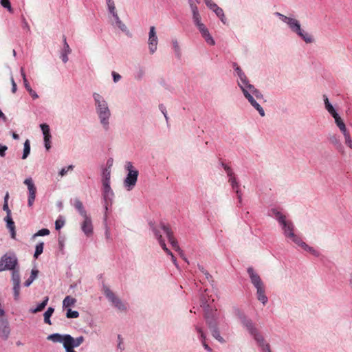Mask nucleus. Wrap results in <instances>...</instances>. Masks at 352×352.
Wrapping results in <instances>:
<instances>
[{"label":"nucleus","instance_id":"nucleus-1","mask_svg":"<svg viewBox=\"0 0 352 352\" xmlns=\"http://www.w3.org/2000/svg\"><path fill=\"white\" fill-rule=\"evenodd\" d=\"M94 101L96 113L103 129L107 131L109 129L111 110L104 97L98 93L94 92L92 95Z\"/></svg>","mask_w":352,"mask_h":352},{"label":"nucleus","instance_id":"nucleus-2","mask_svg":"<svg viewBox=\"0 0 352 352\" xmlns=\"http://www.w3.org/2000/svg\"><path fill=\"white\" fill-rule=\"evenodd\" d=\"M274 15L279 17L283 23L287 25L292 32L296 33L306 43H312L314 42L313 36L301 28V25L298 20L294 17L287 16L278 12H275Z\"/></svg>","mask_w":352,"mask_h":352},{"label":"nucleus","instance_id":"nucleus-3","mask_svg":"<svg viewBox=\"0 0 352 352\" xmlns=\"http://www.w3.org/2000/svg\"><path fill=\"white\" fill-rule=\"evenodd\" d=\"M74 206L83 219L80 224L82 231L87 236L89 237L92 235L94 230L91 216L87 213L80 199H74Z\"/></svg>","mask_w":352,"mask_h":352},{"label":"nucleus","instance_id":"nucleus-4","mask_svg":"<svg viewBox=\"0 0 352 352\" xmlns=\"http://www.w3.org/2000/svg\"><path fill=\"white\" fill-rule=\"evenodd\" d=\"M237 317L240 320V322L243 326L247 329V331L254 338L256 342L260 346H263L265 345L264 338L261 334L259 333L252 320L248 318L243 313L239 311L237 312Z\"/></svg>","mask_w":352,"mask_h":352},{"label":"nucleus","instance_id":"nucleus-5","mask_svg":"<svg viewBox=\"0 0 352 352\" xmlns=\"http://www.w3.org/2000/svg\"><path fill=\"white\" fill-rule=\"evenodd\" d=\"M272 212L275 215L277 221L282 226L285 236L290 238L295 243L299 242L300 238L294 234V226L292 222L287 221L285 216L283 215L280 212L276 210H272Z\"/></svg>","mask_w":352,"mask_h":352},{"label":"nucleus","instance_id":"nucleus-6","mask_svg":"<svg viewBox=\"0 0 352 352\" xmlns=\"http://www.w3.org/2000/svg\"><path fill=\"white\" fill-rule=\"evenodd\" d=\"M125 169L128 173L123 182V185L125 189L130 191L134 188L136 185L138 177V171L133 166L132 163L127 162L124 166Z\"/></svg>","mask_w":352,"mask_h":352},{"label":"nucleus","instance_id":"nucleus-7","mask_svg":"<svg viewBox=\"0 0 352 352\" xmlns=\"http://www.w3.org/2000/svg\"><path fill=\"white\" fill-rule=\"evenodd\" d=\"M18 265V259L14 253L5 254L0 258V272L14 270Z\"/></svg>","mask_w":352,"mask_h":352},{"label":"nucleus","instance_id":"nucleus-8","mask_svg":"<svg viewBox=\"0 0 352 352\" xmlns=\"http://www.w3.org/2000/svg\"><path fill=\"white\" fill-rule=\"evenodd\" d=\"M238 76L239 78L238 85L241 89L243 93H244V90L247 91H250L253 95L255 96V98L257 100L263 99V95L261 93V91L256 89L254 85L248 82V80L245 74H241V75Z\"/></svg>","mask_w":352,"mask_h":352},{"label":"nucleus","instance_id":"nucleus-9","mask_svg":"<svg viewBox=\"0 0 352 352\" xmlns=\"http://www.w3.org/2000/svg\"><path fill=\"white\" fill-rule=\"evenodd\" d=\"M103 292L107 298L115 307L120 311L126 310V306L107 286H104Z\"/></svg>","mask_w":352,"mask_h":352},{"label":"nucleus","instance_id":"nucleus-10","mask_svg":"<svg viewBox=\"0 0 352 352\" xmlns=\"http://www.w3.org/2000/svg\"><path fill=\"white\" fill-rule=\"evenodd\" d=\"M160 228L163 230L164 233L166 234V237L170 244L172 245L173 248L177 252H179L181 257L187 263H188V261L187 258L184 256L182 250L180 249L177 240L174 238L173 234L172 231L170 230L169 228H168L166 225L164 223H160Z\"/></svg>","mask_w":352,"mask_h":352},{"label":"nucleus","instance_id":"nucleus-11","mask_svg":"<svg viewBox=\"0 0 352 352\" xmlns=\"http://www.w3.org/2000/svg\"><path fill=\"white\" fill-rule=\"evenodd\" d=\"M205 318L206 320V322L208 325L209 329L211 331L212 336L217 340L219 342L223 343L225 342L224 339L220 336V333L217 327V323L216 320L213 318V316H210L208 315V314H205Z\"/></svg>","mask_w":352,"mask_h":352},{"label":"nucleus","instance_id":"nucleus-12","mask_svg":"<svg viewBox=\"0 0 352 352\" xmlns=\"http://www.w3.org/2000/svg\"><path fill=\"white\" fill-rule=\"evenodd\" d=\"M158 37L155 26H151L148 32V47L150 54H153L157 50Z\"/></svg>","mask_w":352,"mask_h":352},{"label":"nucleus","instance_id":"nucleus-13","mask_svg":"<svg viewBox=\"0 0 352 352\" xmlns=\"http://www.w3.org/2000/svg\"><path fill=\"white\" fill-rule=\"evenodd\" d=\"M24 184H25L28 187V205L29 207L32 206L35 198H36V188L34 184V182L32 177L26 178L24 182Z\"/></svg>","mask_w":352,"mask_h":352},{"label":"nucleus","instance_id":"nucleus-14","mask_svg":"<svg viewBox=\"0 0 352 352\" xmlns=\"http://www.w3.org/2000/svg\"><path fill=\"white\" fill-rule=\"evenodd\" d=\"M12 281L13 283L14 298L17 300L20 294L21 276L19 270H12Z\"/></svg>","mask_w":352,"mask_h":352},{"label":"nucleus","instance_id":"nucleus-15","mask_svg":"<svg viewBox=\"0 0 352 352\" xmlns=\"http://www.w3.org/2000/svg\"><path fill=\"white\" fill-rule=\"evenodd\" d=\"M111 24L115 28H118L120 31L124 32L126 35L130 36L131 33L127 28L126 25L121 21L118 14L109 16Z\"/></svg>","mask_w":352,"mask_h":352},{"label":"nucleus","instance_id":"nucleus-16","mask_svg":"<svg viewBox=\"0 0 352 352\" xmlns=\"http://www.w3.org/2000/svg\"><path fill=\"white\" fill-rule=\"evenodd\" d=\"M84 340L85 338L83 336H79L74 338L71 335L68 334L66 352H76L74 350V348L79 346Z\"/></svg>","mask_w":352,"mask_h":352},{"label":"nucleus","instance_id":"nucleus-17","mask_svg":"<svg viewBox=\"0 0 352 352\" xmlns=\"http://www.w3.org/2000/svg\"><path fill=\"white\" fill-rule=\"evenodd\" d=\"M245 98L248 100V102L251 104V105L258 111L259 115L261 117H264L265 113L263 107L256 101L253 95L250 91L244 90V93H243Z\"/></svg>","mask_w":352,"mask_h":352},{"label":"nucleus","instance_id":"nucleus-18","mask_svg":"<svg viewBox=\"0 0 352 352\" xmlns=\"http://www.w3.org/2000/svg\"><path fill=\"white\" fill-rule=\"evenodd\" d=\"M68 334H60L58 333H52L47 337L48 340L54 343H62L65 350L66 351L67 344Z\"/></svg>","mask_w":352,"mask_h":352},{"label":"nucleus","instance_id":"nucleus-19","mask_svg":"<svg viewBox=\"0 0 352 352\" xmlns=\"http://www.w3.org/2000/svg\"><path fill=\"white\" fill-rule=\"evenodd\" d=\"M10 334L9 322L6 318H0V336L6 340Z\"/></svg>","mask_w":352,"mask_h":352},{"label":"nucleus","instance_id":"nucleus-20","mask_svg":"<svg viewBox=\"0 0 352 352\" xmlns=\"http://www.w3.org/2000/svg\"><path fill=\"white\" fill-rule=\"evenodd\" d=\"M151 228L155 234V236L157 239L160 246L162 249L168 254H171V252L167 248L164 241L162 239V236L160 232V228L159 227L154 226L153 224H151Z\"/></svg>","mask_w":352,"mask_h":352},{"label":"nucleus","instance_id":"nucleus-21","mask_svg":"<svg viewBox=\"0 0 352 352\" xmlns=\"http://www.w3.org/2000/svg\"><path fill=\"white\" fill-rule=\"evenodd\" d=\"M247 272L249 274L251 283L255 288L264 286L260 276L254 272L252 267H248Z\"/></svg>","mask_w":352,"mask_h":352},{"label":"nucleus","instance_id":"nucleus-22","mask_svg":"<svg viewBox=\"0 0 352 352\" xmlns=\"http://www.w3.org/2000/svg\"><path fill=\"white\" fill-rule=\"evenodd\" d=\"M6 223V228L9 230L11 238L16 239L15 224L12 217H5L3 219Z\"/></svg>","mask_w":352,"mask_h":352},{"label":"nucleus","instance_id":"nucleus-23","mask_svg":"<svg viewBox=\"0 0 352 352\" xmlns=\"http://www.w3.org/2000/svg\"><path fill=\"white\" fill-rule=\"evenodd\" d=\"M71 52L72 50L67 42L66 37L63 36V47L61 52L60 58L64 63H66L68 61V54H69Z\"/></svg>","mask_w":352,"mask_h":352},{"label":"nucleus","instance_id":"nucleus-24","mask_svg":"<svg viewBox=\"0 0 352 352\" xmlns=\"http://www.w3.org/2000/svg\"><path fill=\"white\" fill-rule=\"evenodd\" d=\"M103 186V198L105 201V209L107 210V204L109 201H111L113 197V192L110 185Z\"/></svg>","mask_w":352,"mask_h":352},{"label":"nucleus","instance_id":"nucleus-25","mask_svg":"<svg viewBox=\"0 0 352 352\" xmlns=\"http://www.w3.org/2000/svg\"><path fill=\"white\" fill-rule=\"evenodd\" d=\"M328 140L329 142L333 144L338 151L341 153L344 152V147L339 138L336 135L329 134L328 136Z\"/></svg>","mask_w":352,"mask_h":352},{"label":"nucleus","instance_id":"nucleus-26","mask_svg":"<svg viewBox=\"0 0 352 352\" xmlns=\"http://www.w3.org/2000/svg\"><path fill=\"white\" fill-rule=\"evenodd\" d=\"M145 67L141 65H138L135 67L133 73L134 78L138 81L142 80L145 75Z\"/></svg>","mask_w":352,"mask_h":352},{"label":"nucleus","instance_id":"nucleus-27","mask_svg":"<svg viewBox=\"0 0 352 352\" xmlns=\"http://www.w3.org/2000/svg\"><path fill=\"white\" fill-rule=\"evenodd\" d=\"M256 289L258 300L261 302L263 305H265L267 302L268 299L265 294L264 286Z\"/></svg>","mask_w":352,"mask_h":352},{"label":"nucleus","instance_id":"nucleus-28","mask_svg":"<svg viewBox=\"0 0 352 352\" xmlns=\"http://www.w3.org/2000/svg\"><path fill=\"white\" fill-rule=\"evenodd\" d=\"M298 245L300 246L302 249H304L305 251H307L312 254L313 255L316 256H319L320 253L314 250L312 247L309 246L307 244H306L305 242H303L301 239H299V242L296 243Z\"/></svg>","mask_w":352,"mask_h":352},{"label":"nucleus","instance_id":"nucleus-29","mask_svg":"<svg viewBox=\"0 0 352 352\" xmlns=\"http://www.w3.org/2000/svg\"><path fill=\"white\" fill-rule=\"evenodd\" d=\"M111 170L109 168H104L102 173V186L110 185Z\"/></svg>","mask_w":352,"mask_h":352},{"label":"nucleus","instance_id":"nucleus-30","mask_svg":"<svg viewBox=\"0 0 352 352\" xmlns=\"http://www.w3.org/2000/svg\"><path fill=\"white\" fill-rule=\"evenodd\" d=\"M333 118H334L335 120V123L336 124V125L338 126V127L340 129V130L341 131V132L342 133H345L346 132H347V130H346V125L344 123L343 120H342V118H340V116L338 115V113L334 115L333 116Z\"/></svg>","mask_w":352,"mask_h":352},{"label":"nucleus","instance_id":"nucleus-31","mask_svg":"<svg viewBox=\"0 0 352 352\" xmlns=\"http://www.w3.org/2000/svg\"><path fill=\"white\" fill-rule=\"evenodd\" d=\"M48 300L49 298L47 296L45 297L44 300L41 303H39L36 307L30 308L29 311L32 314H36L41 311L47 305Z\"/></svg>","mask_w":352,"mask_h":352},{"label":"nucleus","instance_id":"nucleus-32","mask_svg":"<svg viewBox=\"0 0 352 352\" xmlns=\"http://www.w3.org/2000/svg\"><path fill=\"white\" fill-rule=\"evenodd\" d=\"M171 43L173 45V48L174 50L175 55L176 58H180L182 56V50L179 46V42L176 38H173L171 40Z\"/></svg>","mask_w":352,"mask_h":352},{"label":"nucleus","instance_id":"nucleus-33","mask_svg":"<svg viewBox=\"0 0 352 352\" xmlns=\"http://www.w3.org/2000/svg\"><path fill=\"white\" fill-rule=\"evenodd\" d=\"M38 274V270L36 269H32L31 271L30 276L25 281L24 286L29 287L33 283V281L37 278Z\"/></svg>","mask_w":352,"mask_h":352},{"label":"nucleus","instance_id":"nucleus-34","mask_svg":"<svg viewBox=\"0 0 352 352\" xmlns=\"http://www.w3.org/2000/svg\"><path fill=\"white\" fill-rule=\"evenodd\" d=\"M323 98H324V106H325V109H327V111L332 116H333L334 115L337 114L338 113L336 112V111L335 110L334 107H333V105L330 103V102L329 101V99L326 96H323Z\"/></svg>","mask_w":352,"mask_h":352},{"label":"nucleus","instance_id":"nucleus-35","mask_svg":"<svg viewBox=\"0 0 352 352\" xmlns=\"http://www.w3.org/2000/svg\"><path fill=\"white\" fill-rule=\"evenodd\" d=\"M109 16L118 14L113 0H106Z\"/></svg>","mask_w":352,"mask_h":352},{"label":"nucleus","instance_id":"nucleus-36","mask_svg":"<svg viewBox=\"0 0 352 352\" xmlns=\"http://www.w3.org/2000/svg\"><path fill=\"white\" fill-rule=\"evenodd\" d=\"M229 182H230L233 189L236 191V193L237 194L238 199L239 201L241 199V194L239 190V184L236 182V179L234 177H232V175L230 176Z\"/></svg>","mask_w":352,"mask_h":352},{"label":"nucleus","instance_id":"nucleus-37","mask_svg":"<svg viewBox=\"0 0 352 352\" xmlns=\"http://www.w3.org/2000/svg\"><path fill=\"white\" fill-rule=\"evenodd\" d=\"M54 311V309L53 307H48L47 311L44 313L43 314V316H44V322L46 323V324H51V320H50V317L52 316V315L53 314Z\"/></svg>","mask_w":352,"mask_h":352},{"label":"nucleus","instance_id":"nucleus-38","mask_svg":"<svg viewBox=\"0 0 352 352\" xmlns=\"http://www.w3.org/2000/svg\"><path fill=\"white\" fill-rule=\"evenodd\" d=\"M76 302V300L70 296H66L63 301V306L64 307H69L74 305Z\"/></svg>","mask_w":352,"mask_h":352},{"label":"nucleus","instance_id":"nucleus-39","mask_svg":"<svg viewBox=\"0 0 352 352\" xmlns=\"http://www.w3.org/2000/svg\"><path fill=\"white\" fill-rule=\"evenodd\" d=\"M30 153V143L29 140H26L24 142V148H23V153L22 156V159L25 160L28 157Z\"/></svg>","mask_w":352,"mask_h":352},{"label":"nucleus","instance_id":"nucleus-40","mask_svg":"<svg viewBox=\"0 0 352 352\" xmlns=\"http://www.w3.org/2000/svg\"><path fill=\"white\" fill-rule=\"evenodd\" d=\"M40 127L42 130L43 134V138H52L50 134V129L48 124L44 123L41 124L40 125Z\"/></svg>","mask_w":352,"mask_h":352},{"label":"nucleus","instance_id":"nucleus-41","mask_svg":"<svg viewBox=\"0 0 352 352\" xmlns=\"http://www.w3.org/2000/svg\"><path fill=\"white\" fill-rule=\"evenodd\" d=\"M43 247L44 243L43 242H41L38 244H36L35 248V252L34 254V257L35 258H37L43 252Z\"/></svg>","mask_w":352,"mask_h":352},{"label":"nucleus","instance_id":"nucleus-42","mask_svg":"<svg viewBox=\"0 0 352 352\" xmlns=\"http://www.w3.org/2000/svg\"><path fill=\"white\" fill-rule=\"evenodd\" d=\"M214 13L220 19V20L221 21V22L223 23H224V24L226 23V18L225 16V14H224V12H223V10H222V8L219 7L217 10H214Z\"/></svg>","mask_w":352,"mask_h":352},{"label":"nucleus","instance_id":"nucleus-43","mask_svg":"<svg viewBox=\"0 0 352 352\" xmlns=\"http://www.w3.org/2000/svg\"><path fill=\"white\" fill-rule=\"evenodd\" d=\"M201 306L205 309L206 314L210 316L208 313L209 304L207 302L205 295H202L201 297Z\"/></svg>","mask_w":352,"mask_h":352},{"label":"nucleus","instance_id":"nucleus-44","mask_svg":"<svg viewBox=\"0 0 352 352\" xmlns=\"http://www.w3.org/2000/svg\"><path fill=\"white\" fill-rule=\"evenodd\" d=\"M0 3L4 8H6L9 12H13V9L9 0H1Z\"/></svg>","mask_w":352,"mask_h":352},{"label":"nucleus","instance_id":"nucleus-45","mask_svg":"<svg viewBox=\"0 0 352 352\" xmlns=\"http://www.w3.org/2000/svg\"><path fill=\"white\" fill-rule=\"evenodd\" d=\"M66 316L67 318H77L79 316V313L77 311H73L71 309H68Z\"/></svg>","mask_w":352,"mask_h":352},{"label":"nucleus","instance_id":"nucleus-46","mask_svg":"<svg viewBox=\"0 0 352 352\" xmlns=\"http://www.w3.org/2000/svg\"><path fill=\"white\" fill-rule=\"evenodd\" d=\"M203 38L205 39L206 42L208 44H209L210 45H215V41L213 39V38L211 36V34H210V32L206 34V35L203 36Z\"/></svg>","mask_w":352,"mask_h":352},{"label":"nucleus","instance_id":"nucleus-47","mask_svg":"<svg viewBox=\"0 0 352 352\" xmlns=\"http://www.w3.org/2000/svg\"><path fill=\"white\" fill-rule=\"evenodd\" d=\"M343 135L344 137L346 145L352 149V140L351 139L349 133L347 131L345 133H343Z\"/></svg>","mask_w":352,"mask_h":352},{"label":"nucleus","instance_id":"nucleus-48","mask_svg":"<svg viewBox=\"0 0 352 352\" xmlns=\"http://www.w3.org/2000/svg\"><path fill=\"white\" fill-rule=\"evenodd\" d=\"M198 30H199L201 36H204L206 34L209 33V31L208 28L206 27V25L202 23L197 26Z\"/></svg>","mask_w":352,"mask_h":352},{"label":"nucleus","instance_id":"nucleus-49","mask_svg":"<svg viewBox=\"0 0 352 352\" xmlns=\"http://www.w3.org/2000/svg\"><path fill=\"white\" fill-rule=\"evenodd\" d=\"M198 30H199L201 36H204L206 34L209 33V31L208 28L206 27V25L202 23L197 26Z\"/></svg>","mask_w":352,"mask_h":352},{"label":"nucleus","instance_id":"nucleus-50","mask_svg":"<svg viewBox=\"0 0 352 352\" xmlns=\"http://www.w3.org/2000/svg\"><path fill=\"white\" fill-rule=\"evenodd\" d=\"M192 21H193L194 24L196 26H197L198 25L202 23L201 21L200 14L198 13V14H192Z\"/></svg>","mask_w":352,"mask_h":352},{"label":"nucleus","instance_id":"nucleus-51","mask_svg":"<svg viewBox=\"0 0 352 352\" xmlns=\"http://www.w3.org/2000/svg\"><path fill=\"white\" fill-rule=\"evenodd\" d=\"M65 220L64 219H58L55 222V228L56 230H60L61 228H63L65 225Z\"/></svg>","mask_w":352,"mask_h":352},{"label":"nucleus","instance_id":"nucleus-52","mask_svg":"<svg viewBox=\"0 0 352 352\" xmlns=\"http://www.w3.org/2000/svg\"><path fill=\"white\" fill-rule=\"evenodd\" d=\"M50 234V230L47 228H43L38 230L35 234L34 236H46Z\"/></svg>","mask_w":352,"mask_h":352},{"label":"nucleus","instance_id":"nucleus-53","mask_svg":"<svg viewBox=\"0 0 352 352\" xmlns=\"http://www.w3.org/2000/svg\"><path fill=\"white\" fill-rule=\"evenodd\" d=\"M73 168H74V166H72V165H69L67 167L63 168L59 172V175H60L61 177L65 176L67 174V173L68 172V170H72Z\"/></svg>","mask_w":352,"mask_h":352},{"label":"nucleus","instance_id":"nucleus-54","mask_svg":"<svg viewBox=\"0 0 352 352\" xmlns=\"http://www.w3.org/2000/svg\"><path fill=\"white\" fill-rule=\"evenodd\" d=\"M3 210L6 212V217H12V212L9 208L8 204H3Z\"/></svg>","mask_w":352,"mask_h":352},{"label":"nucleus","instance_id":"nucleus-55","mask_svg":"<svg viewBox=\"0 0 352 352\" xmlns=\"http://www.w3.org/2000/svg\"><path fill=\"white\" fill-rule=\"evenodd\" d=\"M43 139H44L45 147L48 151L51 148V142H50L51 138H44Z\"/></svg>","mask_w":352,"mask_h":352},{"label":"nucleus","instance_id":"nucleus-56","mask_svg":"<svg viewBox=\"0 0 352 352\" xmlns=\"http://www.w3.org/2000/svg\"><path fill=\"white\" fill-rule=\"evenodd\" d=\"M8 147L5 145L0 144V156L4 157L6 155V151H7Z\"/></svg>","mask_w":352,"mask_h":352},{"label":"nucleus","instance_id":"nucleus-57","mask_svg":"<svg viewBox=\"0 0 352 352\" xmlns=\"http://www.w3.org/2000/svg\"><path fill=\"white\" fill-rule=\"evenodd\" d=\"M10 81L12 84V92L15 93L16 91L17 87L12 76H11Z\"/></svg>","mask_w":352,"mask_h":352},{"label":"nucleus","instance_id":"nucleus-58","mask_svg":"<svg viewBox=\"0 0 352 352\" xmlns=\"http://www.w3.org/2000/svg\"><path fill=\"white\" fill-rule=\"evenodd\" d=\"M112 76H113V81L115 82H118L121 79V76L115 72H112Z\"/></svg>","mask_w":352,"mask_h":352},{"label":"nucleus","instance_id":"nucleus-59","mask_svg":"<svg viewBox=\"0 0 352 352\" xmlns=\"http://www.w3.org/2000/svg\"><path fill=\"white\" fill-rule=\"evenodd\" d=\"M28 91L33 99H36L38 98V94L32 88L29 89Z\"/></svg>","mask_w":352,"mask_h":352},{"label":"nucleus","instance_id":"nucleus-60","mask_svg":"<svg viewBox=\"0 0 352 352\" xmlns=\"http://www.w3.org/2000/svg\"><path fill=\"white\" fill-rule=\"evenodd\" d=\"M190 10L192 11V14H195L199 13V10H198V8H197V6L195 4L191 5V6H190Z\"/></svg>","mask_w":352,"mask_h":352},{"label":"nucleus","instance_id":"nucleus-61","mask_svg":"<svg viewBox=\"0 0 352 352\" xmlns=\"http://www.w3.org/2000/svg\"><path fill=\"white\" fill-rule=\"evenodd\" d=\"M202 344L205 349L209 352H212V349L206 344V341H202Z\"/></svg>","mask_w":352,"mask_h":352},{"label":"nucleus","instance_id":"nucleus-62","mask_svg":"<svg viewBox=\"0 0 352 352\" xmlns=\"http://www.w3.org/2000/svg\"><path fill=\"white\" fill-rule=\"evenodd\" d=\"M23 83H24V86L27 91H28L29 89H31V87H30L27 78H25V80H23Z\"/></svg>","mask_w":352,"mask_h":352},{"label":"nucleus","instance_id":"nucleus-63","mask_svg":"<svg viewBox=\"0 0 352 352\" xmlns=\"http://www.w3.org/2000/svg\"><path fill=\"white\" fill-rule=\"evenodd\" d=\"M218 8H219V6L215 3H213L211 5V6L209 7V8L210 10H212L214 12V10H217Z\"/></svg>","mask_w":352,"mask_h":352},{"label":"nucleus","instance_id":"nucleus-64","mask_svg":"<svg viewBox=\"0 0 352 352\" xmlns=\"http://www.w3.org/2000/svg\"><path fill=\"white\" fill-rule=\"evenodd\" d=\"M348 281H349V285L350 288L352 289V272L349 274Z\"/></svg>","mask_w":352,"mask_h":352}]
</instances>
